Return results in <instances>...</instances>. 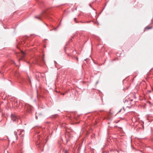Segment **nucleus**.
<instances>
[{
	"label": "nucleus",
	"mask_w": 153,
	"mask_h": 153,
	"mask_svg": "<svg viewBox=\"0 0 153 153\" xmlns=\"http://www.w3.org/2000/svg\"><path fill=\"white\" fill-rule=\"evenodd\" d=\"M44 12H42L40 15H39L38 16H35V18H37L38 19H40V16H41V15H42V14H43L44 13Z\"/></svg>",
	"instance_id": "obj_9"
},
{
	"label": "nucleus",
	"mask_w": 153,
	"mask_h": 153,
	"mask_svg": "<svg viewBox=\"0 0 153 153\" xmlns=\"http://www.w3.org/2000/svg\"><path fill=\"white\" fill-rule=\"evenodd\" d=\"M11 120L13 122L18 121L20 120L14 114H12L11 115Z\"/></svg>",
	"instance_id": "obj_3"
},
{
	"label": "nucleus",
	"mask_w": 153,
	"mask_h": 153,
	"mask_svg": "<svg viewBox=\"0 0 153 153\" xmlns=\"http://www.w3.org/2000/svg\"><path fill=\"white\" fill-rule=\"evenodd\" d=\"M62 95H64V94H65V93H62Z\"/></svg>",
	"instance_id": "obj_15"
},
{
	"label": "nucleus",
	"mask_w": 153,
	"mask_h": 153,
	"mask_svg": "<svg viewBox=\"0 0 153 153\" xmlns=\"http://www.w3.org/2000/svg\"><path fill=\"white\" fill-rule=\"evenodd\" d=\"M76 18H74V20L76 23H78V22L76 21Z\"/></svg>",
	"instance_id": "obj_11"
},
{
	"label": "nucleus",
	"mask_w": 153,
	"mask_h": 153,
	"mask_svg": "<svg viewBox=\"0 0 153 153\" xmlns=\"http://www.w3.org/2000/svg\"><path fill=\"white\" fill-rule=\"evenodd\" d=\"M76 59L77 60H78V58H76Z\"/></svg>",
	"instance_id": "obj_16"
},
{
	"label": "nucleus",
	"mask_w": 153,
	"mask_h": 153,
	"mask_svg": "<svg viewBox=\"0 0 153 153\" xmlns=\"http://www.w3.org/2000/svg\"><path fill=\"white\" fill-rule=\"evenodd\" d=\"M152 28V27H149V26H146L144 30L145 31H147L149 29H151Z\"/></svg>",
	"instance_id": "obj_6"
},
{
	"label": "nucleus",
	"mask_w": 153,
	"mask_h": 153,
	"mask_svg": "<svg viewBox=\"0 0 153 153\" xmlns=\"http://www.w3.org/2000/svg\"><path fill=\"white\" fill-rule=\"evenodd\" d=\"M64 153H67V151H65Z\"/></svg>",
	"instance_id": "obj_14"
},
{
	"label": "nucleus",
	"mask_w": 153,
	"mask_h": 153,
	"mask_svg": "<svg viewBox=\"0 0 153 153\" xmlns=\"http://www.w3.org/2000/svg\"><path fill=\"white\" fill-rule=\"evenodd\" d=\"M44 56H43V59L42 60H43V61L45 62V61H44Z\"/></svg>",
	"instance_id": "obj_12"
},
{
	"label": "nucleus",
	"mask_w": 153,
	"mask_h": 153,
	"mask_svg": "<svg viewBox=\"0 0 153 153\" xmlns=\"http://www.w3.org/2000/svg\"><path fill=\"white\" fill-rule=\"evenodd\" d=\"M21 53H22V55L23 56H23L25 55V53L24 52H23L22 51H21Z\"/></svg>",
	"instance_id": "obj_10"
},
{
	"label": "nucleus",
	"mask_w": 153,
	"mask_h": 153,
	"mask_svg": "<svg viewBox=\"0 0 153 153\" xmlns=\"http://www.w3.org/2000/svg\"><path fill=\"white\" fill-rule=\"evenodd\" d=\"M125 110L124 109V108H123L121 109L118 112V113H119L120 112H122L123 113H124L125 112Z\"/></svg>",
	"instance_id": "obj_7"
},
{
	"label": "nucleus",
	"mask_w": 153,
	"mask_h": 153,
	"mask_svg": "<svg viewBox=\"0 0 153 153\" xmlns=\"http://www.w3.org/2000/svg\"><path fill=\"white\" fill-rule=\"evenodd\" d=\"M38 147L39 148H41V147H42L43 146H44V145L43 144H42L41 143H39V144L38 145Z\"/></svg>",
	"instance_id": "obj_8"
},
{
	"label": "nucleus",
	"mask_w": 153,
	"mask_h": 153,
	"mask_svg": "<svg viewBox=\"0 0 153 153\" xmlns=\"http://www.w3.org/2000/svg\"><path fill=\"white\" fill-rule=\"evenodd\" d=\"M20 132L21 133L19 134V136L21 137H23L24 136V131L21 130L20 131Z\"/></svg>",
	"instance_id": "obj_5"
},
{
	"label": "nucleus",
	"mask_w": 153,
	"mask_h": 153,
	"mask_svg": "<svg viewBox=\"0 0 153 153\" xmlns=\"http://www.w3.org/2000/svg\"><path fill=\"white\" fill-rule=\"evenodd\" d=\"M124 103V105L126 107L131 108L134 104V103L133 102L132 99L128 98L125 100Z\"/></svg>",
	"instance_id": "obj_1"
},
{
	"label": "nucleus",
	"mask_w": 153,
	"mask_h": 153,
	"mask_svg": "<svg viewBox=\"0 0 153 153\" xmlns=\"http://www.w3.org/2000/svg\"><path fill=\"white\" fill-rule=\"evenodd\" d=\"M81 22V23H83V22Z\"/></svg>",
	"instance_id": "obj_18"
},
{
	"label": "nucleus",
	"mask_w": 153,
	"mask_h": 153,
	"mask_svg": "<svg viewBox=\"0 0 153 153\" xmlns=\"http://www.w3.org/2000/svg\"><path fill=\"white\" fill-rule=\"evenodd\" d=\"M14 134L15 135H16V134H17V132H14Z\"/></svg>",
	"instance_id": "obj_13"
},
{
	"label": "nucleus",
	"mask_w": 153,
	"mask_h": 153,
	"mask_svg": "<svg viewBox=\"0 0 153 153\" xmlns=\"http://www.w3.org/2000/svg\"><path fill=\"white\" fill-rule=\"evenodd\" d=\"M18 137H17L16 139H18Z\"/></svg>",
	"instance_id": "obj_17"
},
{
	"label": "nucleus",
	"mask_w": 153,
	"mask_h": 153,
	"mask_svg": "<svg viewBox=\"0 0 153 153\" xmlns=\"http://www.w3.org/2000/svg\"><path fill=\"white\" fill-rule=\"evenodd\" d=\"M64 50L65 51V52L67 54V55L68 56H69L71 55V53L73 52V51L72 49H68L67 50V51H66V48H64Z\"/></svg>",
	"instance_id": "obj_4"
},
{
	"label": "nucleus",
	"mask_w": 153,
	"mask_h": 153,
	"mask_svg": "<svg viewBox=\"0 0 153 153\" xmlns=\"http://www.w3.org/2000/svg\"><path fill=\"white\" fill-rule=\"evenodd\" d=\"M25 110L27 111L29 113H31V112L33 108L32 106L28 104H25Z\"/></svg>",
	"instance_id": "obj_2"
}]
</instances>
